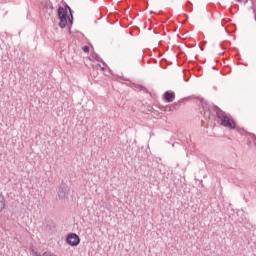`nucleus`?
Instances as JSON below:
<instances>
[{
  "label": "nucleus",
  "mask_w": 256,
  "mask_h": 256,
  "mask_svg": "<svg viewBox=\"0 0 256 256\" xmlns=\"http://www.w3.org/2000/svg\"><path fill=\"white\" fill-rule=\"evenodd\" d=\"M215 109H216V117L221 121L220 125H222V127H226V129H229L230 131L237 129V122H235L233 118H231L230 116H227V114L223 112L221 108L215 106Z\"/></svg>",
  "instance_id": "1"
},
{
  "label": "nucleus",
  "mask_w": 256,
  "mask_h": 256,
  "mask_svg": "<svg viewBox=\"0 0 256 256\" xmlns=\"http://www.w3.org/2000/svg\"><path fill=\"white\" fill-rule=\"evenodd\" d=\"M57 13H58V19H60V22L58 25L60 29H65V27H67V10H65L63 6H59Z\"/></svg>",
  "instance_id": "2"
},
{
  "label": "nucleus",
  "mask_w": 256,
  "mask_h": 256,
  "mask_svg": "<svg viewBox=\"0 0 256 256\" xmlns=\"http://www.w3.org/2000/svg\"><path fill=\"white\" fill-rule=\"evenodd\" d=\"M66 243L71 247H77V245L81 243V238L79 237V235L75 233H71V234H68L66 238Z\"/></svg>",
  "instance_id": "3"
},
{
  "label": "nucleus",
  "mask_w": 256,
  "mask_h": 256,
  "mask_svg": "<svg viewBox=\"0 0 256 256\" xmlns=\"http://www.w3.org/2000/svg\"><path fill=\"white\" fill-rule=\"evenodd\" d=\"M67 195H69V186L65 182H62L58 188V196L60 199H65Z\"/></svg>",
  "instance_id": "4"
},
{
  "label": "nucleus",
  "mask_w": 256,
  "mask_h": 256,
  "mask_svg": "<svg viewBox=\"0 0 256 256\" xmlns=\"http://www.w3.org/2000/svg\"><path fill=\"white\" fill-rule=\"evenodd\" d=\"M164 100L166 103H173V101L175 100V92L166 91L164 93Z\"/></svg>",
  "instance_id": "5"
},
{
  "label": "nucleus",
  "mask_w": 256,
  "mask_h": 256,
  "mask_svg": "<svg viewBox=\"0 0 256 256\" xmlns=\"http://www.w3.org/2000/svg\"><path fill=\"white\" fill-rule=\"evenodd\" d=\"M201 107L203 109V110H200L201 115H203L204 117L209 116V104H207L205 100L201 101Z\"/></svg>",
  "instance_id": "6"
},
{
  "label": "nucleus",
  "mask_w": 256,
  "mask_h": 256,
  "mask_svg": "<svg viewBox=\"0 0 256 256\" xmlns=\"http://www.w3.org/2000/svg\"><path fill=\"white\" fill-rule=\"evenodd\" d=\"M45 231H47V233H53L55 231V222H53V220L46 222Z\"/></svg>",
  "instance_id": "7"
},
{
  "label": "nucleus",
  "mask_w": 256,
  "mask_h": 256,
  "mask_svg": "<svg viewBox=\"0 0 256 256\" xmlns=\"http://www.w3.org/2000/svg\"><path fill=\"white\" fill-rule=\"evenodd\" d=\"M33 256H57V255L47 251V252H44L42 255L37 252H34Z\"/></svg>",
  "instance_id": "8"
},
{
  "label": "nucleus",
  "mask_w": 256,
  "mask_h": 256,
  "mask_svg": "<svg viewBox=\"0 0 256 256\" xmlns=\"http://www.w3.org/2000/svg\"><path fill=\"white\" fill-rule=\"evenodd\" d=\"M69 25H73V10H70L69 16H67Z\"/></svg>",
  "instance_id": "9"
},
{
  "label": "nucleus",
  "mask_w": 256,
  "mask_h": 256,
  "mask_svg": "<svg viewBox=\"0 0 256 256\" xmlns=\"http://www.w3.org/2000/svg\"><path fill=\"white\" fill-rule=\"evenodd\" d=\"M177 109H179V104L178 103H174L172 106H170L168 108V111H175Z\"/></svg>",
  "instance_id": "10"
},
{
  "label": "nucleus",
  "mask_w": 256,
  "mask_h": 256,
  "mask_svg": "<svg viewBox=\"0 0 256 256\" xmlns=\"http://www.w3.org/2000/svg\"><path fill=\"white\" fill-rule=\"evenodd\" d=\"M5 209V199H1L0 200V212L3 211Z\"/></svg>",
  "instance_id": "11"
},
{
  "label": "nucleus",
  "mask_w": 256,
  "mask_h": 256,
  "mask_svg": "<svg viewBox=\"0 0 256 256\" xmlns=\"http://www.w3.org/2000/svg\"><path fill=\"white\" fill-rule=\"evenodd\" d=\"M89 50H90V48L88 45H85L82 47V51H84V53H89Z\"/></svg>",
  "instance_id": "12"
},
{
  "label": "nucleus",
  "mask_w": 256,
  "mask_h": 256,
  "mask_svg": "<svg viewBox=\"0 0 256 256\" xmlns=\"http://www.w3.org/2000/svg\"><path fill=\"white\" fill-rule=\"evenodd\" d=\"M66 11H69V13H71V7L69 5L66 4L65 8Z\"/></svg>",
  "instance_id": "13"
},
{
  "label": "nucleus",
  "mask_w": 256,
  "mask_h": 256,
  "mask_svg": "<svg viewBox=\"0 0 256 256\" xmlns=\"http://www.w3.org/2000/svg\"><path fill=\"white\" fill-rule=\"evenodd\" d=\"M96 61H102L101 57H99L97 54L95 55Z\"/></svg>",
  "instance_id": "14"
},
{
  "label": "nucleus",
  "mask_w": 256,
  "mask_h": 256,
  "mask_svg": "<svg viewBox=\"0 0 256 256\" xmlns=\"http://www.w3.org/2000/svg\"><path fill=\"white\" fill-rule=\"evenodd\" d=\"M191 2H188V4L186 5V7H191Z\"/></svg>",
  "instance_id": "15"
},
{
  "label": "nucleus",
  "mask_w": 256,
  "mask_h": 256,
  "mask_svg": "<svg viewBox=\"0 0 256 256\" xmlns=\"http://www.w3.org/2000/svg\"><path fill=\"white\" fill-rule=\"evenodd\" d=\"M237 3H243V0H236Z\"/></svg>",
  "instance_id": "16"
},
{
  "label": "nucleus",
  "mask_w": 256,
  "mask_h": 256,
  "mask_svg": "<svg viewBox=\"0 0 256 256\" xmlns=\"http://www.w3.org/2000/svg\"><path fill=\"white\" fill-rule=\"evenodd\" d=\"M201 51H203V47H201Z\"/></svg>",
  "instance_id": "17"
}]
</instances>
